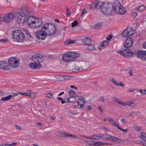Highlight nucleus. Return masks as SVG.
I'll return each instance as SVG.
<instances>
[{"label":"nucleus","mask_w":146,"mask_h":146,"mask_svg":"<svg viewBox=\"0 0 146 146\" xmlns=\"http://www.w3.org/2000/svg\"><path fill=\"white\" fill-rule=\"evenodd\" d=\"M27 23L28 25L32 28H37L42 24L41 19H35L33 16H30L27 19Z\"/></svg>","instance_id":"f257e3e1"},{"label":"nucleus","mask_w":146,"mask_h":146,"mask_svg":"<svg viewBox=\"0 0 146 146\" xmlns=\"http://www.w3.org/2000/svg\"><path fill=\"white\" fill-rule=\"evenodd\" d=\"M112 3L108 1L107 3L102 2L100 5L99 8L102 12L106 15H110L112 14Z\"/></svg>","instance_id":"f03ea898"},{"label":"nucleus","mask_w":146,"mask_h":146,"mask_svg":"<svg viewBox=\"0 0 146 146\" xmlns=\"http://www.w3.org/2000/svg\"><path fill=\"white\" fill-rule=\"evenodd\" d=\"M25 13L22 11H18L16 12L15 15L14 19L16 23L21 24L24 22V20L28 16L29 13L27 11Z\"/></svg>","instance_id":"7ed1b4c3"},{"label":"nucleus","mask_w":146,"mask_h":146,"mask_svg":"<svg viewBox=\"0 0 146 146\" xmlns=\"http://www.w3.org/2000/svg\"><path fill=\"white\" fill-rule=\"evenodd\" d=\"M12 37L14 40L17 42H21L25 37L24 33L19 30H16L13 32Z\"/></svg>","instance_id":"20e7f679"},{"label":"nucleus","mask_w":146,"mask_h":146,"mask_svg":"<svg viewBox=\"0 0 146 146\" xmlns=\"http://www.w3.org/2000/svg\"><path fill=\"white\" fill-rule=\"evenodd\" d=\"M42 29L47 30L48 33V35L50 36L53 35L56 32V26L51 23H47L45 24L42 26Z\"/></svg>","instance_id":"39448f33"},{"label":"nucleus","mask_w":146,"mask_h":146,"mask_svg":"<svg viewBox=\"0 0 146 146\" xmlns=\"http://www.w3.org/2000/svg\"><path fill=\"white\" fill-rule=\"evenodd\" d=\"M48 33L45 29H42L41 30L38 31L35 33V35L36 37L39 40H43L47 37L48 35Z\"/></svg>","instance_id":"423d86ee"},{"label":"nucleus","mask_w":146,"mask_h":146,"mask_svg":"<svg viewBox=\"0 0 146 146\" xmlns=\"http://www.w3.org/2000/svg\"><path fill=\"white\" fill-rule=\"evenodd\" d=\"M43 56L40 53H35L32 56L31 59L34 63L40 64L42 61Z\"/></svg>","instance_id":"0eeeda50"},{"label":"nucleus","mask_w":146,"mask_h":146,"mask_svg":"<svg viewBox=\"0 0 146 146\" xmlns=\"http://www.w3.org/2000/svg\"><path fill=\"white\" fill-rule=\"evenodd\" d=\"M134 32L133 28L131 27H129L122 33L121 35L123 37L127 38L132 35Z\"/></svg>","instance_id":"6e6552de"},{"label":"nucleus","mask_w":146,"mask_h":146,"mask_svg":"<svg viewBox=\"0 0 146 146\" xmlns=\"http://www.w3.org/2000/svg\"><path fill=\"white\" fill-rule=\"evenodd\" d=\"M118 52L123 56L127 57L129 56H131L133 55L132 50L128 48L126 49H122L121 50H120Z\"/></svg>","instance_id":"1a4fd4ad"},{"label":"nucleus","mask_w":146,"mask_h":146,"mask_svg":"<svg viewBox=\"0 0 146 146\" xmlns=\"http://www.w3.org/2000/svg\"><path fill=\"white\" fill-rule=\"evenodd\" d=\"M121 4L118 1H115L113 4L112 3V13L113 12L117 14L120 7H121Z\"/></svg>","instance_id":"9d476101"},{"label":"nucleus","mask_w":146,"mask_h":146,"mask_svg":"<svg viewBox=\"0 0 146 146\" xmlns=\"http://www.w3.org/2000/svg\"><path fill=\"white\" fill-rule=\"evenodd\" d=\"M14 16L13 13H10L3 17V21L6 23H9L14 18Z\"/></svg>","instance_id":"9b49d317"},{"label":"nucleus","mask_w":146,"mask_h":146,"mask_svg":"<svg viewBox=\"0 0 146 146\" xmlns=\"http://www.w3.org/2000/svg\"><path fill=\"white\" fill-rule=\"evenodd\" d=\"M137 55L138 58L143 61L146 60V51H139L137 53Z\"/></svg>","instance_id":"f8f14e48"},{"label":"nucleus","mask_w":146,"mask_h":146,"mask_svg":"<svg viewBox=\"0 0 146 146\" xmlns=\"http://www.w3.org/2000/svg\"><path fill=\"white\" fill-rule=\"evenodd\" d=\"M62 59L65 62H66L73 60V58L69 54L68 52L64 54L62 56Z\"/></svg>","instance_id":"ddd939ff"},{"label":"nucleus","mask_w":146,"mask_h":146,"mask_svg":"<svg viewBox=\"0 0 146 146\" xmlns=\"http://www.w3.org/2000/svg\"><path fill=\"white\" fill-rule=\"evenodd\" d=\"M133 41L132 38H128L124 42V47L125 48H128L131 46L132 42Z\"/></svg>","instance_id":"4468645a"},{"label":"nucleus","mask_w":146,"mask_h":146,"mask_svg":"<svg viewBox=\"0 0 146 146\" xmlns=\"http://www.w3.org/2000/svg\"><path fill=\"white\" fill-rule=\"evenodd\" d=\"M10 66L8 64L4 61H0V68L7 70L9 69Z\"/></svg>","instance_id":"2eb2a0df"},{"label":"nucleus","mask_w":146,"mask_h":146,"mask_svg":"<svg viewBox=\"0 0 146 146\" xmlns=\"http://www.w3.org/2000/svg\"><path fill=\"white\" fill-rule=\"evenodd\" d=\"M61 136L65 137H71L74 139H78V138L76 135H73L68 133H66L63 132H61Z\"/></svg>","instance_id":"dca6fc26"},{"label":"nucleus","mask_w":146,"mask_h":146,"mask_svg":"<svg viewBox=\"0 0 146 146\" xmlns=\"http://www.w3.org/2000/svg\"><path fill=\"white\" fill-rule=\"evenodd\" d=\"M41 66L40 64L36 63H31L30 65V67L33 69L39 68L41 67Z\"/></svg>","instance_id":"f3484780"},{"label":"nucleus","mask_w":146,"mask_h":146,"mask_svg":"<svg viewBox=\"0 0 146 146\" xmlns=\"http://www.w3.org/2000/svg\"><path fill=\"white\" fill-rule=\"evenodd\" d=\"M68 52L69 54H70V56L73 58V60L74 58H77L80 56V54L78 52Z\"/></svg>","instance_id":"a211bd4d"},{"label":"nucleus","mask_w":146,"mask_h":146,"mask_svg":"<svg viewBox=\"0 0 146 146\" xmlns=\"http://www.w3.org/2000/svg\"><path fill=\"white\" fill-rule=\"evenodd\" d=\"M82 42L85 44L90 45L91 44V40L90 38H86L82 40Z\"/></svg>","instance_id":"6ab92c4d"},{"label":"nucleus","mask_w":146,"mask_h":146,"mask_svg":"<svg viewBox=\"0 0 146 146\" xmlns=\"http://www.w3.org/2000/svg\"><path fill=\"white\" fill-rule=\"evenodd\" d=\"M15 61L13 62V64H11V66L14 68H16L18 67L19 66V59L18 58H15Z\"/></svg>","instance_id":"aec40b11"},{"label":"nucleus","mask_w":146,"mask_h":146,"mask_svg":"<svg viewBox=\"0 0 146 146\" xmlns=\"http://www.w3.org/2000/svg\"><path fill=\"white\" fill-rule=\"evenodd\" d=\"M84 101L83 99H79L77 101L78 107L79 109H80L84 105Z\"/></svg>","instance_id":"412c9836"},{"label":"nucleus","mask_w":146,"mask_h":146,"mask_svg":"<svg viewBox=\"0 0 146 146\" xmlns=\"http://www.w3.org/2000/svg\"><path fill=\"white\" fill-rule=\"evenodd\" d=\"M99 2L98 1H96V2H94L93 3L91 4L90 5L89 9H95L97 5L99 4Z\"/></svg>","instance_id":"4be33fe9"},{"label":"nucleus","mask_w":146,"mask_h":146,"mask_svg":"<svg viewBox=\"0 0 146 146\" xmlns=\"http://www.w3.org/2000/svg\"><path fill=\"white\" fill-rule=\"evenodd\" d=\"M57 80L59 81H62L64 80V75H59L56 76Z\"/></svg>","instance_id":"5701e85b"},{"label":"nucleus","mask_w":146,"mask_h":146,"mask_svg":"<svg viewBox=\"0 0 146 146\" xmlns=\"http://www.w3.org/2000/svg\"><path fill=\"white\" fill-rule=\"evenodd\" d=\"M125 10L124 7L121 5V7H120L119 10H118L119 11L117 14H123L125 12Z\"/></svg>","instance_id":"b1692460"},{"label":"nucleus","mask_w":146,"mask_h":146,"mask_svg":"<svg viewBox=\"0 0 146 146\" xmlns=\"http://www.w3.org/2000/svg\"><path fill=\"white\" fill-rule=\"evenodd\" d=\"M138 135L140 137L144 140L145 141V139H146V137L145 135V133L144 132L139 133Z\"/></svg>","instance_id":"393cba45"},{"label":"nucleus","mask_w":146,"mask_h":146,"mask_svg":"<svg viewBox=\"0 0 146 146\" xmlns=\"http://www.w3.org/2000/svg\"><path fill=\"white\" fill-rule=\"evenodd\" d=\"M109 43L108 41L104 40L101 43V46L102 47H105L108 46Z\"/></svg>","instance_id":"a878e982"},{"label":"nucleus","mask_w":146,"mask_h":146,"mask_svg":"<svg viewBox=\"0 0 146 146\" xmlns=\"http://www.w3.org/2000/svg\"><path fill=\"white\" fill-rule=\"evenodd\" d=\"M75 41L74 40H72L71 39H68L65 41L64 43L66 44H71L75 43Z\"/></svg>","instance_id":"bb28decb"},{"label":"nucleus","mask_w":146,"mask_h":146,"mask_svg":"<svg viewBox=\"0 0 146 146\" xmlns=\"http://www.w3.org/2000/svg\"><path fill=\"white\" fill-rule=\"evenodd\" d=\"M15 58H16L11 57L9 59L8 62L11 66V64H13V62L15 61Z\"/></svg>","instance_id":"cd10ccee"},{"label":"nucleus","mask_w":146,"mask_h":146,"mask_svg":"<svg viewBox=\"0 0 146 146\" xmlns=\"http://www.w3.org/2000/svg\"><path fill=\"white\" fill-rule=\"evenodd\" d=\"M12 95H10L7 97L2 98H1V100L3 101H7L10 99L12 98Z\"/></svg>","instance_id":"c85d7f7f"},{"label":"nucleus","mask_w":146,"mask_h":146,"mask_svg":"<svg viewBox=\"0 0 146 146\" xmlns=\"http://www.w3.org/2000/svg\"><path fill=\"white\" fill-rule=\"evenodd\" d=\"M75 77L73 76H70L68 75H64V80H68L70 79H74Z\"/></svg>","instance_id":"c756f323"},{"label":"nucleus","mask_w":146,"mask_h":146,"mask_svg":"<svg viewBox=\"0 0 146 146\" xmlns=\"http://www.w3.org/2000/svg\"><path fill=\"white\" fill-rule=\"evenodd\" d=\"M89 46L87 47V49L88 50H94L95 48L94 44L88 45Z\"/></svg>","instance_id":"7c9ffc66"},{"label":"nucleus","mask_w":146,"mask_h":146,"mask_svg":"<svg viewBox=\"0 0 146 146\" xmlns=\"http://www.w3.org/2000/svg\"><path fill=\"white\" fill-rule=\"evenodd\" d=\"M116 102L120 105L123 106H125V104H124V102L122 101L120 99L117 98Z\"/></svg>","instance_id":"2f4dec72"},{"label":"nucleus","mask_w":146,"mask_h":146,"mask_svg":"<svg viewBox=\"0 0 146 146\" xmlns=\"http://www.w3.org/2000/svg\"><path fill=\"white\" fill-rule=\"evenodd\" d=\"M69 100H70V102L74 103L76 101V98L74 96H72V97L69 98Z\"/></svg>","instance_id":"473e14b6"},{"label":"nucleus","mask_w":146,"mask_h":146,"mask_svg":"<svg viewBox=\"0 0 146 146\" xmlns=\"http://www.w3.org/2000/svg\"><path fill=\"white\" fill-rule=\"evenodd\" d=\"M104 145V142L100 141H95V146H100Z\"/></svg>","instance_id":"72a5a7b5"},{"label":"nucleus","mask_w":146,"mask_h":146,"mask_svg":"<svg viewBox=\"0 0 146 146\" xmlns=\"http://www.w3.org/2000/svg\"><path fill=\"white\" fill-rule=\"evenodd\" d=\"M121 140L115 137V138L113 139V141L115 143H119L121 142Z\"/></svg>","instance_id":"f704fd0d"},{"label":"nucleus","mask_w":146,"mask_h":146,"mask_svg":"<svg viewBox=\"0 0 146 146\" xmlns=\"http://www.w3.org/2000/svg\"><path fill=\"white\" fill-rule=\"evenodd\" d=\"M133 127L134 129V130L135 131H140L141 130V128L140 127H139L137 125H135L133 126Z\"/></svg>","instance_id":"c9c22d12"},{"label":"nucleus","mask_w":146,"mask_h":146,"mask_svg":"<svg viewBox=\"0 0 146 146\" xmlns=\"http://www.w3.org/2000/svg\"><path fill=\"white\" fill-rule=\"evenodd\" d=\"M78 24V22L77 20H75L73 22L72 24V27H74L76 26Z\"/></svg>","instance_id":"e433bc0d"},{"label":"nucleus","mask_w":146,"mask_h":146,"mask_svg":"<svg viewBox=\"0 0 146 146\" xmlns=\"http://www.w3.org/2000/svg\"><path fill=\"white\" fill-rule=\"evenodd\" d=\"M46 96L49 98L52 99L54 97L53 95L50 93H48L46 94Z\"/></svg>","instance_id":"4c0bfd02"},{"label":"nucleus","mask_w":146,"mask_h":146,"mask_svg":"<svg viewBox=\"0 0 146 146\" xmlns=\"http://www.w3.org/2000/svg\"><path fill=\"white\" fill-rule=\"evenodd\" d=\"M97 136V135H96V134L92 135L90 136V139L93 140H98V138Z\"/></svg>","instance_id":"58836bf2"},{"label":"nucleus","mask_w":146,"mask_h":146,"mask_svg":"<svg viewBox=\"0 0 146 146\" xmlns=\"http://www.w3.org/2000/svg\"><path fill=\"white\" fill-rule=\"evenodd\" d=\"M68 91L70 92V95L72 96L75 94L74 92L70 89H68Z\"/></svg>","instance_id":"ea45409f"},{"label":"nucleus","mask_w":146,"mask_h":146,"mask_svg":"<svg viewBox=\"0 0 146 146\" xmlns=\"http://www.w3.org/2000/svg\"><path fill=\"white\" fill-rule=\"evenodd\" d=\"M102 26V24L101 23H99L95 25V27L96 28H101Z\"/></svg>","instance_id":"a19ab883"},{"label":"nucleus","mask_w":146,"mask_h":146,"mask_svg":"<svg viewBox=\"0 0 146 146\" xmlns=\"http://www.w3.org/2000/svg\"><path fill=\"white\" fill-rule=\"evenodd\" d=\"M24 34H25L26 35H27L28 36H29L30 37H31V35L30 33L29 32L27 31H24Z\"/></svg>","instance_id":"79ce46f5"},{"label":"nucleus","mask_w":146,"mask_h":146,"mask_svg":"<svg viewBox=\"0 0 146 146\" xmlns=\"http://www.w3.org/2000/svg\"><path fill=\"white\" fill-rule=\"evenodd\" d=\"M110 79L111 81L116 86V85H118V83H117L113 78H111Z\"/></svg>","instance_id":"37998d69"},{"label":"nucleus","mask_w":146,"mask_h":146,"mask_svg":"<svg viewBox=\"0 0 146 146\" xmlns=\"http://www.w3.org/2000/svg\"><path fill=\"white\" fill-rule=\"evenodd\" d=\"M117 128L119 130H121V131H122L123 132H127L128 131V130H127L126 129H122L119 126H117Z\"/></svg>","instance_id":"c03bdc74"},{"label":"nucleus","mask_w":146,"mask_h":146,"mask_svg":"<svg viewBox=\"0 0 146 146\" xmlns=\"http://www.w3.org/2000/svg\"><path fill=\"white\" fill-rule=\"evenodd\" d=\"M66 112L70 116H74V114L72 112L70 111L69 110H67Z\"/></svg>","instance_id":"a18cd8bd"},{"label":"nucleus","mask_w":146,"mask_h":146,"mask_svg":"<svg viewBox=\"0 0 146 146\" xmlns=\"http://www.w3.org/2000/svg\"><path fill=\"white\" fill-rule=\"evenodd\" d=\"M137 15V13L136 12H133L131 14V16L133 18H135Z\"/></svg>","instance_id":"49530a36"},{"label":"nucleus","mask_w":146,"mask_h":146,"mask_svg":"<svg viewBox=\"0 0 146 146\" xmlns=\"http://www.w3.org/2000/svg\"><path fill=\"white\" fill-rule=\"evenodd\" d=\"M138 8L139 9V11H142L143 10L145 9V7L143 5H142L138 7Z\"/></svg>","instance_id":"de8ad7c7"},{"label":"nucleus","mask_w":146,"mask_h":146,"mask_svg":"<svg viewBox=\"0 0 146 146\" xmlns=\"http://www.w3.org/2000/svg\"><path fill=\"white\" fill-rule=\"evenodd\" d=\"M80 70V69L78 68V67L76 66L75 67V68L72 70L74 72H77Z\"/></svg>","instance_id":"09e8293b"},{"label":"nucleus","mask_w":146,"mask_h":146,"mask_svg":"<svg viewBox=\"0 0 146 146\" xmlns=\"http://www.w3.org/2000/svg\"><path fill=\"white\" fill-rule=\"evenodd\" d=\"M140 92L143 95L146 94V90L144 89H142L140 91Z\"/></svg>","instance_id":"8fccbe9b"},{"label":"nucleus","mask_w":146,"mask_h":146,"mask_svg":"<svg viewBox=\"0 0 146 146\" xmlns=\"http://www.w3.org/2000/svg\"><path fill=\"white\" fill-rule=\"evenodd\" d=\"M116 86H121L122 87H124V84L121 82H120V83H118V85H116Z\"/></svg>","instance_id":"3c124183"},{"label":"nucleus","mask_w":146,"mask_h":146,"mask_svg":"<svg viewBox=\"0 0 146 146\" xmlns=\"http://www.w3.org/2000/svg\"><path fill=\"white\" fill-rule=\"evenodd\" d=\"M128 105L129 106H130V107L133 108H134V104L133 102H131L130 103H128V104H126Z\"/></svg>","instance_id":"603ef678"},{"label":"nucleus","mask_w":146,"mask_h":146,"mask_svg":"<svg viewBox=\"0 0 146 146\" xmlns=\"http://www.w3.org/2000/svg\"><path fill=\"white\" fill-rule=\"evenodd\" d=\"M91 143H88V142H87L86 143L87 144L89 145H90L91 146L95 145V141H91Z\"/></svg>","instance_id":"864d4df0"},{"label":"nucleus","mask_w":146,"mask_h":146,"mask_svg":"<svg viewBox=\"0 0 146 146\" xmlns=\"http://www.w3.org/2000/svg\"><path fill=\"white\" fill-rule=\"evenodd\" d=\"M132 68H130L129 70L127 69L125 70V72H128L129 73H132Z\"/></svg>","instance_id":"5fc2aeb1"},{"label":"nucleus","mask_w":146,"mask_h":146,"mask_svg":"<svg viewBox=\"0 0 146 146\" xmlns=\"http://www.w3.org/2000/svg\"><path fill=\"white\" fill-rule=\"evenodd\" d=\"M106 134H104L102 135H101V138H102V139L106 140Z\"/></svg>","instance_id":"6e6d98bb"},{"label":"nucleus","mask_w":146,"mask_h":146,"mask_svg":"<svg viewBox=\"0 0 146 146\" xmlns=\"http://www.w3.org/2000/svg\"><path fill=\"white\" fill-rule=\"evenodd\" d=\"M112 37L111 35H109L107 36L106 38V39L108 41H109L112 38Z\"/></svg>","instance_id":"4d7b16f0"},{"label":"nucleus","mask_w":146,"mask_h":146,"mask_svg":"<svg viewBox=\"0 0 146 146\" xmlns=\"http://www.w3.org/2000/svg\"><path fill=\"white\" fill-rule=\"evenodd\" d=\"M115 138V137L111 135L110 138L108 140H109L110 141H113V139Z\"/></svg>","instance_id":"13d9d810"},{"label":"nucleus","mask_w":146,"mask_h":146,"mask_svg":"<svg viewBox=\"0 0 146 146\" xmlns=\"http://www.w3.org/2000/svg\"><path fill=\"white\" fill-rule=\"evenodd\" d=\"M87 13V11L86 9H84L83 10V11L82 13V14L81 15V17H82V15H83L84 14H86Z\"/></svg>","instance_id":"bf43d9fd"},{"label":"nucleus","mask_w":146,"mask_h":146,"mask_svg":"<svg viewBox=\"0 0 146 146\" xmlns=\"http://www.w3.org/2000/svg\"><path fill=\"white\" fill-rule=\"evenodd\" d=\"M36 96V95L35 94H34L33 93H31V95H30V97L34 98Z\"/></svg>","instance_id":"052dcab7"},{"label":"nucleus","mask_w":146,"mask_h":146,"mask_svg":"<svg viewBox=\"0 0 146 146\" xmlns=\"http://www.w3.org/2000/svg\"><path fill=\"white\" fill-rule=\"evenodd\" d=\"M16 128L18 130H21V126L16 125L15 126Z\"/></svg>","instance_id":"680f3d73"},{"label":"nucleus","mask_w":146,"mask_h":146,"mask_svg":"<svg viewBox=\"0 0 146 146\" xmlns=\"http://www.w3.org/2000/svg\"><path fill=\"white\" fill-rule=\"evenodd\" d=\"M113 124H112L115 127H117V126H119V124H117L115 122H114V121H113Z\"/></svg>","instance_id":"e2e57ef3"},{"label":"nucleus","mask_w":146,"mask_h":146,"mask_svg":"<svg viewBox=\"0 0 146 146\" xmlns=\"http://www.w3.org/2000/svg\"><path fill=\"white\" fill-rule=\"evenodd\" d=\"M98 108L99 110L102 113L103 112V110H102V108H101V106H98Z\"/></svg>","instance_id":"0e129e2a"},{"label":"nucleus","mask_w":146,"mask_h":146,"mask_svg":"<svg viewBox=\"0 0 146 146\" xmlns=\"http://www.w3.org/2000/svg\"><path fill=\"white\" fill-rule=\"evenodd\" d=\"M7 41V39L6 38H3L0 40V41L3 42H6Z\"/></svg>","instance_id":"69168bd1"},{"label":"nucleus","mask_w":146,"mask_h":146,"mask_svg":"<svg viewBox=\"0 0 146 146\" xmlns=\"http://www.w3.org/2000/svg\"><path fill=\"white\" fill-rule=\"evenodd\" d=\"M136 143L138 144H141L142 142L141 140L136 141L135 142Z\"/></svg>","instance_id":"338daca9"},{"label":"nucleus","mask_w":146,"mask_h":146,"mask_svg":"<svg viewBox=\"0 0 146 146\" xmlns=\"http://www.w3.org/2000/svg\"><path fill=\"white\" fill-rule=\"evenodd\" d=\"M121 121L123 123H125L126 122V120L125 118H123L121 119Z\"/></svg>","instance_id":"774afa93"}]
</instances>
